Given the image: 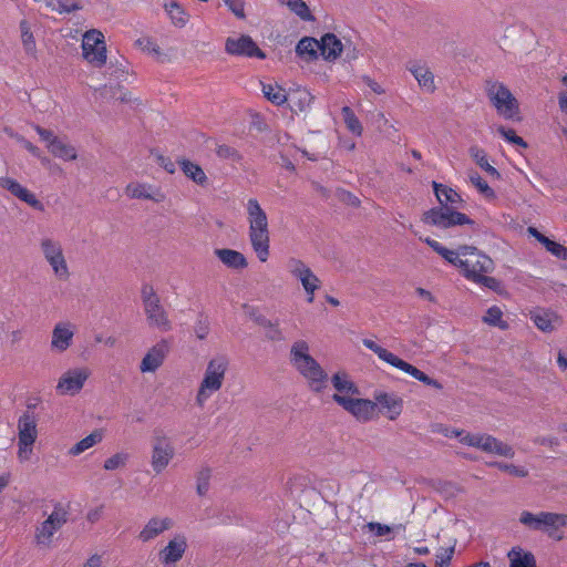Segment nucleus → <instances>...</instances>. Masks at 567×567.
<instances>
[{"instance_id":"f257e3e1","label":"nucleus","mask_w":567,"mask_h":567,"mask_svg":"<svg viewBox=\"0 0 567 567\" xmlns=\"http://www.w3.org/2000/svg\"><path fill=\"white\" fill-rule=\"evenodd\" d=\"M463 251L458 267L463 277L481 287L498 291L501 282L488 276L495 268L493 259L474 246L463 245Z\"/></svg>"},{"instance_id":"f03ea898","label":"nucleus","mask_w":567,"mask_h":567,"mask_svg":"<svg viewBox=\"0 0 567 567\" xmlns=\"http://www.w3.org/2000/svg\"><path fill=\"white\" fill-rule=\"evenodd\" d=\"M248 238L250 246L261 262H266L270 255V231L268 216L256 198H249L245 204Z\"/></svg>"},{"instance_id":"7ed1b4c3","label":"nucleus","mask_w":567,"mask_h":567,"mask_svg":"<svg viewBox=\"0 0 567 567\" xmlns=\"http://www.w3.org/2000/svg\"><path fill=\"white\" fill-rule=\"evenodd\" d=\"M309 351V344L305 340L295 341L290 348V362L307 380L310 390L320 393L327 388L328 374Z\"/></svg>"},{"instance_id":"20e7f679","label":"nucleus","mask_w":567,"mask_h":567,"mask_svg":"<svg viewBox=\"0 0 567 567\" xmlns=\"http://www.w3.org/2000/svg\"><path fill=\"white\" fill-rule=\"evenodd\" d=\"M309 351V344L305 340L295 341L290 348V362L307 380L310 390L320 393L327 388L328 374Z\"/></svg>"},{"instance_id":"39448f33","label":"nucleus","mask_w":567,"mask_h":567,"mask_svg":"<svg viewBox=\"0 0 567 567\" xmlns=\"http://www.w3.org/2000/svg\"><path fill=\"white\" fill-rule=\"evenodd\" d=\"M227 370L228 360L224 355L214 357L208 361L195 395L196 406L203 409L221 389Z\"/></svg>"},{"instance_id":"423d86ee","label":"nucleus","mask_w":567,"mask_h":567,"mask_svg":"<svg viewBox=\"0 0 567 567\" xmlns=\"http://www.w3.org/2000/svg\"><path fill=\"white\" fill-rule=\"evenodd\" d=\"M39 249L54 278L61 282L69 281L71 278V268L62 243L51 236H44L39 240Z\"/></svg>"},{"instance_id":"0eeeda50","label":"nucleus","mask_w":567,"mask_h":567,"mask_svg":"<svg viewBox=\"0 0 567 567\" xmlns=\"http://www.w3.org/2000/svg\"><path fill=\"white\" fill-rule=\"evenodd\" d=\"M486 95L501 117L508 121L519 120V103L504 83L487 81Z\"/></svg>"},{"instance_id":"6e6552de","label":"nucleus","mask_w":567,"mask_h":567,"mask_svg":"<svg viewBox=\"0 0 567 567\" xmlns=\"http://www.w3.org/2000/svg\"><path fill=\"white\" fill-rule=\"evenodd\" d=\"M363 346L371 350L373 353L378 355V358L388 364L405 372L406 374L411 375L412 378L416 379L417 381L432 386L436 390H442L443 385L437 380L430 378L427 374L415 368L414 365L410 364L409 362L400 359L394 353L390 352L389 350L382 348L379 346L375 341L371 339H363L362 341Z\"/></svg>"},{"instance_id":"1a4fd4ad","label":"nucleus","mask_w":567,"mask_h":567,"mask_svg":"<svg viewBox=\"0 0 567 567\" xmlns=\"http://www.w3.org/2000/svg\"><path fill=\"white\" fill-rule=\"evenodd\" d=\"M69 511L61 503H55L48 517L35 526L34 543L40 548H51L54 535L66 524Z\"/></svg>"},{"instance_id":"9d476101","label":"nucleus","mask_w":567,"mask_h":567,"mask_svg":"<svg viewBox=\"0 0 567 567\" xmlns=\"http://www.w3.org/2000/svg\"><path fill=\"white\" fill-rule=\"evenodd\" d=\"M18 451L17 457L20 463L31 460L33 445L38 439V417L29 411L23 412L18 419Z\"/></svg>"},{"instance_id":"9b49d317","label":"nucleus","mask_w":567,"mask_h":567,"mask_svg":"<svg viewBox=\"0 0 567 567\" xmlns=\"http://www.w3.org/2000/svg\"><path fill=\"white\" fill-rule=\"evenodd\" d=\"M141 297L148 326L163 332L169 331L172 329V322L154 288L150 285H144L142 287Z\"/></svg>"},{"instance_id":"f8f14e48","label":"nucleus","mask_w":567,"mask_h":567,"mask_svg":"<svg viewBox=\"0 0 567 567\" xmlns=\"http://www.w3.org/2000/svg\"><path fill=\"white\" fill-rule=\"evenodd\" d=\"M82 55L84 60L94 68H102L106 63V44L104 34L96 30L91 29L83 34L82 39Z\"/></svg>"},{"instance_id":"ddd939ff","label":"nucleus","mask_w":567,"mask_h":567,"mask_svg":"<svg viewBox=\"0 0 567 567\" xmlns=\"http://www.w3.org/2000/svg\"><path fill=\"white\" fill-rule=\"evenodd\" d=\"M423 221L439 228H450L456 225H474V221L456 208L439 206L431 208L423 215Z\"/></svg>"},{"instance_id":"4468645a","label":"nucleus","mask_w":567,"mask_h":567,"mask_svg":"<svg viewBox=\"0 0 567 567\" xmlns=\"http://www.w3.org/2000/svg\"><path fill=\"white\" fill-rule=\"evenodd\" d=\"M175 456V449L171 439L155 432L152 439L151 466L156 474H161Z\"/></svg>"},{"instance_id":"2eb2a0df","label":"nucleus","mask_w":567,"mask_h":567,"mask_svg":"<svg viewBox=\"0 0 567 567\" xmlns=\"http://www.w3.org/2000/svg\"><path fill=\"white\" fill-rule=\"evenodd\" d=\"M464 441L467 443V446L476 447L487 454L509 458L515 455V451L511 445L489 434L473 433L471 436H465Z\"/></svg>"},{"instance_id":"dca6fc26","label":"nucleus","mask_w":567,"mask_h":567,"mask_svg":"<svg viewBox=\"0 0 567 567\" xmlns=\"http://www.w3.org/2000/svg\"><path fill=\"white\" fill-rule=\"evenodd\" d=\"M336 403L361 423L370 422L378 416L377 403L369 399L338 396Z\"/></svg>"},{"instance_id":"f3484780","label":"nucleus","mask_w":567,"mask_h":567,"mask_svg":"<svg viewBox=\"0 0 567 567\" xmlns=\"http://www.w3.org/2000/svg\"><path fill=\"white\" fill-rule=\"evenodd\" d=\"M40 138L45 143L48 151L64 162L75 161L78 157L76 148L65 140L58 137L52 131L45 130L39 125L34 126Z\"/></svg>"},{"instance_id":"a211bd4d","label":"nucleus","mask_w":567,"mask_h":567,"mask_svg":"<svg viewBox=\"0 0 567 567\" xmlns=\"http://www.w3.org/2000/svg\"><path fill=\"white\" fill-rule=\"evenodd\" d=\"M91 372L87 368L69 369L58 380L55 391L60 395H75L81 392Z\"/></svg>"},{"instance_id":"6ab92c4d","label":"nucleus","mask_w":567,"mask_h":567,"mask_svg":"<svg viewBox=\"0 0 567 567\" xmlns=\"http://www.w3.org/2000/svg\"><path fill=\"white\" fill-rule=\"evenodd\" d=\"M286 268L293 278L300 281L306 292H311L320 288V279L301 259L296 257L288 258Z\"/></svg>"},{"instance_id":"aec40b11","label":"nucleus","mask_w":567,"mask_h":567,"mask_svg":"<svg viewBox=\"0 0 567 567\" xmlns=\"http://www.w3.org/2000/svg\"><path fill=\"white\" fill-rule=\"evenodd\" d=\"M171 351V343L167 339H161L151 347L140 363L142 373H153L157 371L164 363Z\"/></svg>"},{"instance_id":"412c9836","label":"nucleus","mask_w":567,"mask_h":567,"mask_svg":"<svg viewBox=\"0 0 567 567\" xmlns=\"http://www.w3.org/2000/svg\"><path fill=\"white\" fill-rule=\"evenodd\" d=\"M187 550V539L183 534L174 535L159 550L158 560L164 567H175Z\"/></svg>"},{"instance_id":"4be33fe9","label":"nucleus","mask_w":567,"mask_h":567,"mask_svg":"<svg viewBox=\"0 0 567 567\" xmlns=\"http://www.w3.org/2000/svg\"><path fill=\"white\" fill-rule=\"evenodd\" d=\"M225 51L231 55L265 59L266 54L258 48L249 35L228 38L225 43Z\"/></svg>"},{"instance_id":"5701e85b","label":"nucleus","mask_w":567,"mask_h":567,"mask_svg":"<svg viewBox=\"0 0 567 567\" xmlns=\"http://www.w3.org/2000/svg\"><path fill=\"white\" fill-rule=\"evenodd\" d=\"M75 326L69 321L58 322L52 330L50 349L56 353L65 352L73 343Z\"/></svg>"},{"instance_id":"b1692460","label":"nucleus","mask_w":567,"mask_h":567,"mask_svg":"<svg viewBox=\"0 0 567 567\" xmlns=\"http://www.w3.org/2000/svg\"><path fill=\"white\" fill-rule=\"evenodd\" d=\"M174 519L168 516H152L141 528L137 539L142 543H150L172 529Z\"/></svg>"},{"instance_id":"393cba45","label":"nucleus","mask_w":567,"mask_h":567,"mask_svg":"<svg viewBox=\"0 0 567 567\" xmlns=\"http://www.w3.org/2000/svg\"><path fill=\"white\" fill-rule=\"evenodd\" d=\"M374 402L377 403V414L380 406V411L391 421L396 420L403 411V400L395 393L377 391Z\"/></svg>"},{"instance_id":"a878e982","label":"nucleus","mask_w":567,"mask_h":567,"mask_svg":"<svg viewBox=\"0 0 567 567\" xmlns=\"http://www.w3.org/2000/svg\"><path fill=\"white\" fill-rule=\"evenodd\" d=\"M0 187L10 192L13 196L24 202L33 209L39 212L44 210L43 203L39 200L33 193H31L28 188L22 186L16 179L7 176L0 177Z\"/></svg>"},{"instance_id":"bb28decb","label":"nucleus","mask_w":567,"mask_h":567,"mask_svg":"<svg viewBox=\"0 0 567 567\" xmlns=\"http://www.w3.org/2000/svg\"><path fill=\"white\" fill-rule=\"evenodd\" d=\"M124 193L132 199H148L155 203H162L166 198L159 187L146 183H130Z\"/></svg>"},{"instance_id":"cd10ccee","label":"nucleus","mask_w":567,"mask_h":567,"mask_svg":"<svg viewBox=\"0 0 567 567\" xmlns=\"http://www.w3.org/2000/svg\"><path fill=\"white\" fill-rule=\"evenodd\" d=\"M331 383L336 393L332 395V400L336 402V398L341 396L350 399L360 394L359 388L350 379L349 374L344 371H339L331 377Z\"/></svg>"},{"instance_id":"c85d7f7f","label":"nucleus","mask_w":567,"mask_h":567,"mask_svg":"<svg viewBox=\"0 0 567 567\" xmlns=\"http://www.w3.org/2000/svg\"><path fill=\"white\" fill-rule=\"evenodd\" d=\"M530 320L543 332H553L561 324V318L553 310L536 309L530 311Z\"/></svg>"},{"instance_id":"c756f323","label":"nucleus","mask_w":567,"mask_h":567,"mask_svg":"<svg viewBox=\"0 0 567 567\" xmlns=\"http://www.w3.org/2000/svg\"><path fill=\"white\" fill-rule=\"evenodd\" d=\"M560 528H567V514L543 512V533L560 540L563 538L561 535H558Z\"/></svg>"},{"instance_id":"7c9ffc66","label":"nucleus","mask_w":567,"mask_h":567,"mask_svg":"<svg viewBox=\"0 0 567 567\" xmlns=\"http://www.w3.org/2000/svg\"><path fill=\"white\" fill-rule=\"evenodd\" d=\"M214 254L225 267L231 270L240 271L248 266L247 258L238 250L230 248H217Z\"/></svg>"},{"instance_id":"2f4dec72","label":"nucleus","mask_w":567,"mask_h":567,"mask_svg":"<svg viewBox=\"0 0 567 567\" xmlns=\"http://www.w3.org/2000/svg\"><path fill=\"white\" fill-rule=\"evenodd\" d=\"M319 45L320 55L329 62L337 60L344 50L342 42L333 33L322 35Z\"/></svg>"},{"instance_id":"473e14b6","label":"nucleus","mask_w":567,"mask_h":567,"mask_svg":"<svg viewBox=\"0 0 567 567\" xmlns=\"http://www.w3.org/2000/svg\"><path fill=\"white\" fill-rule=\"evenodd\" d=\"M408 70L413 74L423 91L427 93H433L435 91L434 74L425 64L411 62Z\"/></svg>"},{"instance_id":"72a5a7b5","label":"nucleus","mask_w":567,"mask_h":567,"mask_svg":"<svg viewBox=\"0 0 567 567\" xmlns=\"http://www.w3.org/2000/svg\"><path fill=\"white\" fill-rule=\"evenodd\" d=\"M287 96V102L293 112H305L309 110L315 100V96L306 87L291 90Z\"/></svg>"},{"instance_id":"f704fd0d","label":"nucleus","mask_w":567,"mask_h":567,"mask_svg":"<svg viewBox=\"0 0 567 567\" xmlns=\"http://www.w3.org/2000/svg\"><path fill=\"white\" fill-rule=\"evenodd\" d=\"M433 189H434V194L440 203V206L452 207V208H456V209L461 207L463 199L460 196V194L456 190H454L453 188H451L446 185L433 182Z\"/></svg>"},{"instance_id":"c9c22d12","label":"nucleus","mask_w":567,"mask_h":567,"mask_svg":"<svg viewBox=\"0 0 567 567\" xmlns=\"http://www.w3.org/2000/svg\"><path fill=\"white\" fill-rule=\"evenodd\" d=\"M104 439V432L101 429H96L92 431L89 435L76 442L68 450V455L71 457H76L92 449L93 446L100 444Z\"/></svg>"},{"instance_id":"e433bc0d","label":"nucleus","mask_w":567,"mask_h":567,"mask_svg":"<svg viewBox=\"0 0 567 567\" xmlns=\"http://www.w3.org/2000/svg\"><path fill=\"white\" fill-rule=\"evenodd\" d=\"M296 53L303 60L310 62L318 59L320 54L319 40L305 37L297 43Z\"/></svg>"},{"instance_id":"4c0bfd02","label":"nucleus","mask_w":567,"mask_h":567,"mask_svg":"<svg viewBox=\"0 0 567 567\" xmlns=\"http://www.w3.org/2000/svg\"><path fill=\"white\" fill-rule=\"evenodd\" d=\"M20 40L22 48L27 55L37 59V42L31 30V24L28 20L23 19L19 23Z\"/></svg>"},{"instance_id":"58836bf2","label":"nucleus","mask_w":567,"mask_h":567,"mask_svg":"<svg viewBox=\"0 0 567 567\" xmlns=\"http://www.w3.org/2000/svg\"><path fill=\"white\" fill-rule=\"evenodd\" d=\"M507 557L509 567H536L535 556L520 547H513Z\"/></svg>"},{"instance_id":"ea45409f","label":"nucleus","mask_w":567,"mask_h":567,"mask_svg":"<svg viewBox=\"0 0 567 567\" xmlns=\"http://www.w3.org/2000/svg\"><path fill=\"white\" fill-rule=\"evenodd\" d=\"M261 92L264 96L271 102L272 104L279 106L287 102L288 96L285 91L279 84L277 83H265L261 82Z\"/></svg>"},{"instance_id":"a19ab883","label":"nucleus","mask_w":567,"mask_h":567,"mask_svg":"<svg viewBox=\"0 0 567 567\" xmlns=\"http://www.w3.org/2000/svg\"><path fill=\"white\" fill-rule=\"evenodd\" d=\"M470 155L474 162L491 177L498 179L501 177L499 172L488 163L485 151L478 146H472L470 148Z\"/></svg>"},{"instance_id":"79ce46f5","label":"nucleus","mask_w":567,"mask_h":567,"mask_svg":"<svg viewBox=\"0 0 567 567\" xmlns=\"http://www.w3.org/2000/svg\"><path fill=\"white\" fill-rule=\"evenodd\" d=\"M164 8L174 25L182 28L187 23L188 14L178 2L174 0L167 1Z\"/></svg>"},{"instance_id":"37998d69","label":"nucleus","mask_w":567,"mask_h":567,"mask_svg":"<svg viewBox=\"0 0 567 567\" xmlns=\"http://www.w3.org/2000/svg\"><path fill=\"white\" fill-rule=\"evenodd\" d=\"M179 164H181V168H182L183 173L188 178H190L193 182H195L198 185L206 184L207 176H206L204 169L199 165H197L188 159H183L179 162Z\"/></svg>"},{"instance_id":"c03bdc74","label":"nucleus","mask_w":567,"mask_h":567,"mask_svg":"<svg viewBox=\"0 0 567 567\" xmlns=\"http://www.w3.org/2000/svg\"><path fill=\"white\" fill-rule=\"evenodd\" d=\"M370 533L377 537H385L386 539H393V534L404 529L402 524L394 526L384 525L381 523L370 522L365 526Z\"/></svg>"},{"instance_id":"a18cd8bd","label":"nucleus","mask_w":567,"mask_h":567,"mask_svg":"<svg viewBox=\"0 0 567 567\" xmlns=\"http://www.w3.org/2000/svg\"><path fill=\"white\" fill-rule=\"evenodd\" d=\"M483 321L493 327H497L502 330L508 328V323L503 320V311L498 306H492L486 310Z\"/></svg>"},{"instance_id":"49530a36","label":"nucleus","mask_w":567,"mask_h":567,"mask_svg":"<svg viewBox=\"0 0 567 567\" xmlns=\"http://www.w3.org/2000/svg\"><path fill=\"white\" fill-rule=\"evenodd\" d=\"M519 523L530 530L543 532V512L534 514L523 511L519 515Z\"/></svg>"},{"instance_id":"de8ad7c7","label":"nucleus","mask_w":567,"mask_h":567,"mask_svg":"<svg viewBox=\"0 0 567 567\" xmlns=\"http://www.w3.org/2000/svg\"><path fill=\"white\" fill-rule=\"evenodd\" d=\"M130 460V454L125 451L116 452L115 454L107 457L103 463L105 471H116L124 468Z\"/></svg>"},{"instance_id":"09e8293b","label":"nucleus","mask_w":567,"mask_h":567,"mask_svg":"<svg viewBox=\"0 0 567 567\" xmlns=\"http://www.w3.org/2000/svg\"><path fill=\"white\" fill-rule=\"evenodd\" d=\"M341 113L347 128L353 135L361 136L363 128L353 111L349 106H343Z\"/></svg>"},{"instance_id":"8fccbe9b","label":"nucleus","mask_w":567,"mask_h":567,"mask_svg":"<svg viewBox=\"0 0 567 567\" xmlns=\"http://www.w3.org/2000/svg\"><path fill=\"white\" fill-rule=\"evenodd\" d=\"M436 252L445 260L447 261L449 264L455 266V267H460V264H461V260H462V257H463V245L460 246L457 249L455 250H452V249H447L446 247H444L443 245H441V248L439 250H436Z\"/></svg>"},{"instance_id":"3c124183","label":"nucleus","mask_w":567,"mask_h":567,"mask_svg":"<svg viewBox=\"0 0 567 567\" xmlns=\"http://www.w3.org/2000/svg\"><path fill=\"white\" fill-rule=\"evenodd\" d=\"M436 252L445 260L447 261L449 264L455 266V267H460V264H461V260H462V257H463V245L460 246L457 249L455 250H452V249H447L446 247H444L443 245H441V248L439 250H436Z\"/></svg>"},{"instance_id":"603ef678","label":"nucleus","mask_w":567,"mask_h":567,"mask_svg":"<svg viewBox=\"0 0 567 567\" xmlns=\"http://www.w3.org/2000/svg\"><path fill=\"white\" fill-rule=\"evenodd\" d=\"M287 7L291 12H293L303 21L315 20L308 4L303 0H291V2Z\"/></svg>"},{"instance_id":"864d4df0","label":"nucleus","mask_w":567,"mask_h":567,"mask_svg":"<svg viewBox=\"0 0 567 567\" xmlns=\"http://www.w3.org/2000/svg\"><path fill=\"white\" fill-rule=\"evenodd\" d=\"M470 181L485 198L494 199L496 197L493 188L477 173H472Z\"/></svg>"},{"instance_id":"5fc2aeb1","label":"nucleus","mask_w":567,"mask_h":567,"mask_svg":"<svg viewBox=\"0 0 567 567\" xmlns=\"http://www.w3.org/2000/svg\"><path fill=\"white\" fill-rule=\"evenodd\" d=\"M212 478V471L208 467H203L197 473V493L200 496H204L209 491V482Z\"/></svg>"},{"instance_id":"6e6d98bb","label":"nucleus","mask_w":567,"mask_h":567,"mask_svg":"<svg viewBox=\"0 0 567 567\" xmlns=\"http://www.w3.org/2000/svg\"><path fill=\"white\" fill-rule=\"evenodd\" d=\"M489 466H495L501 471L507 472L516 477H526L528 475V471L524 466H517L514 464L503 463V462H492Z\"/></svg>"},{"instance_id":"4d7b16f0","label":"nucleus","mask_w":567,"mask_h":567,"mask_svg":"<svg viewBox=\"0 0 567 567\" xmlns=\"http://www.w3.org/2000/svg\"><path fill=\"white\" fill-rule=\"evenodd\" d=\"M497 132L508 143L520 146L523 148L527 147V143L520 136L516 135L514 130L505 128L503 125H499L497 127Z\"/></svg>"},{"instance_id":"13d9d810","label":"nucleus","mask_w":567,"mask_h":567,"mask_svg":"<svg viewBox=\"0 0 567 567\" xmlns=\"http://www.w3.org/2000/svg\"><path fill=\"white\" fill-rule=\"evenodd\" d=\"M547 251H549L555 257L566 260L567 259V247L556 243L549 238H544V244Z\"/></svg>"},{"instance_id":"bf43d9fd","label":"nucleus","mask_w":567,"mask_h":567,"mask_svg":"<svg viewBox=\"0 0 567 567\" xmlns=\"http://www.w3.org/2000/svg\"><path fill=\"white\" fill-rule=\"evenodd\" d=\"M136 45L144 52L159 56V47L148 37H143L136 40Z\"/></svg>"},{"instance_id":"052dcab7","label":"nucleus","mask_w":567,"mask_h":567,"mask_svg":"<svg viewBox=\"0 0 567 567\" xmlns=\"http://www.w3.org/2000/svg\"><path fill=\"white\" fill-rule=\"evenodd\" d=\"M228 10L238 19H245V0H223Z\"/></svg>"},{"instance_id":"680f3d73","label":"nucleus","mask_w":567,"mask_h":567,"mask_svg":"<svg viewBox=\"0 0 567 567\" xmlns=\"http://www.w3.org/2000/svg\"><path fill=\"white\" fill-rule=\"evenodd\" d=\"M216 154L221 159H228L231 162H238L240 159L238 152L225 144L217 146Z\"/></svg>"},{"instance_id":"e2e57ef3","label":"nucleus","mask_w":567,"mask_h":567,"mask_svg":"<svg viewBox=\"0 0 567 567\" xmlns=\"http://www.w3.org/2000/svg\"><path fill=\"white\" fill-rule=\"evenodd\" d=\"M439 433H441L442 435H444L445 437H455V439H458V441L464 444V445H467V443L464 441L465 436H471L473 435V433H466L465 431L463 430H458V429H453V427H447V426H441L439 429Z\"/></svg>"},{"instance_id":"0e129e2a","label":"nucleus","mask_w":567,"mask_h":567,"mask_svg":"<svg viewBox=\"0 0 567 567\" xmlns=\"http://www.w3.org/2000/svg\"><path fill=\"white\" fill-rule=\"evenodd\" d=\"M454 554V547L446 548L436 554L435 567H449Z\"/></svg>"},{"instance_id":"69168bd1","label":"nucleus","mask_w":567,"mask_h":567,"mask_svg":"<svg viewBox=\"0 0 567 567\" xmlns=\"http://www.w3.org/2000/svg\"><path fill=\"white\" fill-rule=\"evenodd\" d=\"M81 9L82 4L76 0H60V6H58V13L65 14Z\"/></svg>"},{"instance_id":"338daca9","label":"nucleus","mask_w":567,"mask_h":567,"mask_svg":"<svg viewBox=\"0 0 567 567\" xmlns=\"http://www.w3.org/2000/svg\"><path fill=\"white\" fill-rule=\"evenodd\" d=\"M209 332V322L206 318L199 317L195 324L196 337L200 340L205 339Z\"/></svg>"},{"instance_id":"774afa93","label":"nucleus","mask_w":567,"mask_h":567,"mask_svg":"<svg viewBox=\"0 0 567 567\" xmlns=\"http://www.w3.org/2000/svg\"><path fill=\"white\" fill-rule=\"evenodd\" d=\"M17 140L20 143V145L23 148H25L28 152H30L33 156L39 157V158L41 157V152H40L39 147L33 145L30 141H28L23 136H17Z\"/></svg>"}]
</instances>
